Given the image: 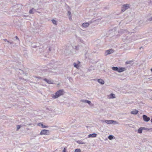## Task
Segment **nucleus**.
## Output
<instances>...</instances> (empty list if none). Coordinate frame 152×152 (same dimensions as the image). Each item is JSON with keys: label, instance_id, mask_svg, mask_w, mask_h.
<instances>
[{"label": "nucleus", "instance_id": "obj_1", "mask_svg": "<svg viewBox=\"0 0 152 152\" xmlns=\"http://www.w3.org/2000/svg\"><path fill=\"white\" fill-rule=\"evenodd\" d=\"M64 93L65 92L63 89H60L57 91L55 93V95H53L52 97L53 99H56L61 96L64 95Z\"/></svg>", "mask_w": 152, "mask_h": 152}, {"label": "nucleus", "instance_id": "obj_2", "mask_svg": "<svg viewBox=\"0 0 152 152\" xmlns=\"http://www.w3.org/2000/svg\"><path fill=\"white\" fill-rule=\"evenodd\" d=\"M130 8V5L129 4H125L123 5L121 8V11L124 12L126 10Z\"/></svg>", "mask_w": 152, "mask_h": 152}, {"label": "nucleus", "instance_id": "obj_3", "mask_svg": "<svg viewBox=\"0 0 152 152\" xmlns=\"http://www.w3.org/2000/svg\"><path fill=\"white\" fill-rule=\"evenodd\" d=\"M49 131L45 129L42 130L40 133V135L42 134H48V133H49Z\"/></svg>", "mask_w": 152, "mask_h": 152}, {"label": "nucleus", "instance_id": "obj_4", "mask_svg": "<svg viewBox=\"0 0 152 152\" xmlns=\"http://www.w3.org/2000/svg\"><path fill=\"white\" fill-rule=\"evenodd\" d=\"M142 118L144 121L146 122L150 120V118L147 117L146 115H143Z\"/></svg>", "mask_w": 152, "mask_h": 152}, {"label": "nucleus", "instance_id": "obj_5", "mask_svg": "<svg viewBox=\"0 0 152 152\" xmlns=\"http://www.w3.org/2000/svg\"><path fill=\"white\" fill-rule=\"evenodd\" d=\"M114 51L112 49L107 50L105 53V56L109 55L113 53Z\"/></svg>", "mask_w": 152, "mask_h": 152}, {"label": "nucleus", "instance_id": "obj_6", "mask_svg": "<svg viewBox=\"0 0 152 152\" xmlns=\"http://www.w3.org/2000/svg\"><path fill=\"white\" fill-rule=\"evenodd\" d=\"M44 80L48 84H53V81L51 80H48L46 78H45L44 79Z\"/></svg>", "mask_w": 152, "mask_h": 152}, {"label": "nucleus", "instance_id": "obj_7", "mask_svg": "<svg viewBox=\"0 0 152 152\" xmlns=\"http://www.w3.org/2000/svg\"><path fill=\"white\" fill-rule=\"evenodd\" d=\"M126 70L125 68L122 67H119L118 72H121L125 71Z\"/></svg>", "mask_w": 152, "mask_h": 152}, {"label": "nucleus", "instance_id": "obj_8", "mask_svg": "<svg viewBox=\"0 0 152 152\" xmlns=\"http://www.w3.org/2000/svg\"><path fill=\"white\" fill-rule=\"evenodd\" d=\"M97 134L96 133H93L91 134H89L88 135V137L89 138L95 137H96Z\"/></svg>", "mask_w": 152, "mask_h": 152}, {"label": "nucleus", "instance_id": "obj_9", "mask_svg": "<svg viewBox=\"0 0 152 152\" xmlns=\"http://www.w3.org/2000/svg\"><path fill=\"white\" fill-rule=\"evenodd\" d=\"M102 122H105V123L108 124H111V120H103L102 121Z\"/></svg>", "mask_w": 152, "mask_h": 152}, {"label": "nucleus", "instance_id": "obj_10", "mask_svg": "<svg viewBox=\"0 0 152 152\" xmlns=\"http://www.w3.org/2000/svg\"><path fill=\"white\" fill-rule=\"evenodd\" d=\"M97 81L98 83L102 85H103L104 83L103 80L101 79H98Z\"/></svg>", "mask_w": 152, "mask_h": 152}, {"label": "nucleus", "instance_id": "obj_11", "mask_svg": "<svg viewBox=\"0 0 152 152\" xmlns=\"http://www.w3.org/2000/svg\"><path fill=\"white\" fill-rule=\"evenodd\" d=\"M145 129L144 127H140L138 130V132L139 133L141 134L142 132V130L143 129Z\"/></svg>", "mask_w": 152, "mask_h": 152}, {"label": "nucleus", "instance_id": "obj_12", "mask_svg": "<svg viewBox=\"0 0 152 152\" xmlns=\"http://www.w3.org/2000/svg\"><path fill=\"white\" fill-rule=\"evenodd\" d=\"M89 25V23H83L82 24V26L83 27L86 28L88 27Z\"/></svg>", "mask_w": 152, "mask_h": 152}, {"label": "nucleus", "instance_id": "obj_13", "mask_svg": "<svg viewBox=\"0 0 152 152\" xmlns=\"http://www.w3.org/2000/svg\"><path fill=\"white\" fill-rule=\"evenodd\" d=\"M121 32L122 33H126V34L129 33V32H128V31L126 30H125L124 29H121V31H120L119 32Z\"/></svg>", "mask_w": 152, "mask_h": 152}, {"label": "nucleus", "instance_id": "obj_14", "mask_svg": "<svg viewBox=\"0 0 152 152\" xmlns=\"http://www.w3.org/2000/svg\"><path fill=\"white\" fill-rule=\"evenodd\" d=\"M138 111L137 110H133L131 112V113L132 114L136 115L138 113Z\"/></svg>", "mask_w": 152, "mask_h": 152}, {"label": "nucleus", "instance_id": "obj_15", "mask_svg": "<svg viewBox=\"0 0 152 152\" xmlns=\"http://www.w3.org/2000/svg\"><path fill=\"white\" fill-rule=\"evenodd\" d=\"M38 125L39 126H42V128H46V127H47L48 126H46L44 125H43L42 123H39L38 124Z\"/></svg>", "mask_w": 152, "mask_h": 152}, {"label": "nucleus", "instance_id": "obj_16", "mask_svg": "<svg viewBox=\"0 0 152 152\" xmlns=\"http://www.w3.org/2000/svg\"><path fill=\"white\" fill-rule=\"evenodd\" d=\"M112 69L115 71H117L118 72V67H112Z\"/></svg>", "mask_w": 152, "mask_h": 152}, {"label": "nucleus", "instance_id": "obj_17", "mask_svg": "<svg viewBox=\"0 0 152 152\" xmlns=\"http://www.w3.org/2000/svg\"><path fill=\"white\" fill-rule=\"evenodd\" d=\"M35 11V10L32 8L29 11V13L31 14H33L34 13V11Z\"/></svg>", "mask_w": 152, "mask_h": 152}, {"label": "nucleus", "instance_id": "obj_18", "mask_svg": "<svg viewBox=\"0 0 152 152\" xmlns=\"http://www.w3.org/2000/svg\"><path fill=\"white\" fill-rule=\"evenodd\" d=\"M23 126H24V125H17V130H18L19 129H20L21 127Z\"/></svg>", "mask_w": 152, "mask_h": 152}, {"label": "nucleus", "instance_id": "obj_19", "mask_svg": "<svg viewBox=\"0 0 152 152\" xmlns=\"http://www.w3.org/2000/svg\"><path fill=\"white\" fill-rule=\"evenodd\" d=\"M118 124V122L115 121L111 120V124Z\"/></svg>", "mask_w": 152, "mask_h": 152}, {"label": "nucleus", "instance_id": "obj_20", "mask_svg": "<svg viewBox=\"0 0 152 152\" xmlns=\"http://www.w3.org/2000/svg\"><path fill=\"white\" fill-rule=\"evenodd\" d=\"M77 142L79 144H85V143L83 142L81 140H78L77 141Z\"/></svg>", "mask_w": 152, "mask_h": 152}, {"label": "nucleus", "instance_id": "obj_21", "mask_svg": "<svg viewBox=\"0 0 152 152\" xmlns=\"http://www.w3.org/2000/svg\"><path fill=\"white\" fill-rule=\"evenodd\" d=\"M114 136L112 135H110L108 137V138L110 140H112L114 138Z\"/></svg>", "mask_w": 152, "mask_h": 152}, {"label": "nucleus", "instance_id": "obj_22", "mask_svg": "<svg viewBox=\"0 0 152 152\" xmlns=\"http://www.w3.org/2000/svg\"><path fill=\"white\" fill-rule=\"evenodd\" d=\"M73 65L74 67L76 68L77 69L79 67L78 64H76L75 63H74L73 64Z\"/></svg>", "mask_w": 152, "mask_h": 152}, {"label": "nucleus", "instance_id": "obj_23", "mask_svg": "<svg viewBox=\"0 0 152 152\" xmlns=\"http://www.w3.org/2000/svg\"><path fill=\"white\" fill-rule=\"evenodd\" d=\"M92 70H94V68L93 67L91 66L89 68L88 70V71L90 72Z\"/></svg>", "mask_w": 152, "mask_h": 152}, {"label": "nucleus", "instance_id": "obj_24", "mask_svg": "<svg viewBox=\"0 0 152 152\" xmlns=\"http://www.w3.org/2000/svg\"><path fill=\"white\" fill-rule=\"evenodd\" d=\"M52 23L55 25L57 24V22L55 20L53 19L52 20Z\"/></svg>", "mask_w": 152, "mask_h": 152}, {"label": "nucleus", "instance_id": "obj_25", "mask_svg": "<svg viewBox=\"0 0 152 152\" xmlns=\"http://www.w3.org/2000/svg\"><path fill=\"white\" fill-rule=\"evenodd\" d=\"M81 151L80 149L77 148L76 149L75 151V152H80Z\"/></svg>", "mask_w": 152, "mask_h": 152}, {"label": "nucleus", "instance_id": "obj_26", "mask_svg": "<svg viewBox=\"0 0 152 152\" xmlns=\"http://www.w3.org/2000/svg\"><path fill=\"white\" fill-rule=\"evenodd\" d=\"M133 61H127L126 62V64H130Z\"/></svg>", "mask_w": 152, "mask_h": 152}, {"label": "nucleus", "instance_id": "obj_27", "mask_svg": "<svg viewBox=\"0 0 152 152\" xmlns=\"http://www.w3.org/2000/svg\"><path fill=\"white\" fill-rule=\"evenodd\" d=\"M110 96H111L112 98H115V95L114 94H110Z\"/></svg>", "mask_w": 152, "mask_h": 152}, {"label": "nucleus", "instance_id": "obj_28", "mask_svg": "<svg viewBox=\"0 0 152 152\" xmlns=\"http://www.w3.org/2000/svg\"><path fill=\"white\" fill-rule=\"evenodd\" d=\"M86 103H88L90 105L91 104V101L87 100L86 101Z\"/></svg>", "mask_w": 152, "mask_h": 152}, {"label": "nucleus", "instance_id": "obj_29", "mask_svg": "<svg viewBox=\"0 0 152 152\" xmlns=\"http://www.w3.org/2000/svg\"><path fill=\"white\" fill-rule=\"evenodd\" d=\"M87 100H86L83 99V100H81V101L82 102H84V103H86V101Z\"/></svg>", "mask_w": 152, "mask_h": 152}, {"label": "nucleus", "instance_id": "obj_30", "mask_svg": "<svg viewBox=\"0 0 152 152\" xmlns=\"http://www.w3.org/2000/svg\"><path fill=\"white\" fill-rule=\"evenodd\" d=\"M34 77L35 78H38L39 79H42V78L40 77H37L36 76H35Z\"/></svg>", "mask_w": 152, "mask_h": 152}, {"label": "nucleus", "instance_id": "obj_31", "mask_svg": "<svg viewBox=\"0 0 152 152\" xmlns=\"http://www.w3.org/2000/svg\"><path fill=\"white\" fill-rule=\"evenodd\" d=\"M4 40L5 41V42H10V41L7 40V39H4Z\"/></svg>", "mask_w": 152, "mask_h": 152}, {"label": "nucleus", "instance_id": "obj_32", "mask_svg": "<svg viewBox=\"0 0 152 152\" xmlns=\"http://www.w3.org/2000/svg\"><path fill=\"white\" fill-rule=\"evenodd\" d=\"M68 14L69 15H71V13L70 12V11H68Z\"/></svg>", "mask_w": 152, "mask_h": 152}, {"label": "nucleus", "instance_id": "obj_33", "mask_svg": "<svg viewBox=\"0 0 152 152\" xmlns=\"http://www.w3.org/2000/svg\"><path fill=\"white\" fill-rule=\"evenodd\" d=\"M63 152H67L66 151V148H64V149L63 150Z\"/></svg>", "mask_w": 152, "mask_h": 152}, {"label": "nucleus", "instance_id": "obj_34", "mask_svg": "<svg viewBox=\"0 0 152 152\" xmlns=\"http://www.w3.org/2000/svg\"><path fill=\"white\" fill-rule=\"evenodd\" d=\"M149 21H152V16L149 19Z\"/></svg>", "mask_w": 152, "mask_h": 152}, {"label": "nucleus", "instance_id": "obj_35", "mask_svg": "<svg viewBox=\"0 0 152 152\" xmlns=\"http://www.w3.org/2000/svg\"><path fill=\"white\" fill-rule=\"evenodd\" d=\"M15 38H16V39H18V41H20V40H19V38H18V37L17 36H16L15 37Z\"/></svg>", "mask_w": 152, "mask_h": 152}, {"label": "nucleus", "instance_id": "obj_36", "mask_svg": "<svg viewBox=\"0 0 152 152\" xmlns=\"http://www.w3.org/2000/svg\"><path fill=\"white\" fill-rule=\"evenodd\" d=\"M9 43H10V44H12L13 43V42L12 41V42L10 41V42Z\"/></svg>", "mask_w": 152, "mask_h": 152}, {"label": "nucleus", "instance_id": "obj_37", "mask_svg": "<svg viewBox=\"0 0 152 152\" xmlns=\"http://www.w3.org/2000/svg\"><path fill=\"white\" fill-rule=\"evenodd\" d=\"M33 48H36L37 46L36 45H35V46H34L33 47Z\"/></svg>", "mask_w": 152, "mask_h": 152}, {"label": "nucleus", "instance_id": "obj_38", "mask_svg": "<svg viewBox=\"0 0 152 152\" xmlns=\"http://www.w3.org/2000/svg\"><path fill=\"white\" fill-rule=\"evenodd\" d=\"M142 47H140V50L141 49H142Z\"/></svg>", "mask_w": 152, "mask_h": 152}, {"label": "nucleus", "instance_id": "obj_39", "mask_svg": "<svg viewBox=\"0 0 152 152\" xmlns=\"http://www.w3.org/2000/svg\"><path fill=\"white\" fill-rule=\"evenodd\" d=\"M151 123H152V118L151 119Z\"/></svg>", "mask_w": 152, "mask_h": 152}, {"label": "nucleus", "instance_id": "obj_40", "mask_svg": "<svg viewBox=\"0 0 152 152\" xmlns=\"http://www.w3.org/2000/svg\"><path fill=\"white\" fill-rule=\"evenodd\" d=\"M151 72H152V68L151 69Z\"/></svg>", "mask_w": 152, "mask_h": 152}, {"label": "nucleus", "instance_id": "obj_41", "mask_svg": "<svg viewBox=\"0 0 152 152\" xmlns=\"http://www.w3.org/2000/svg\"><path fill=\"white\" fill-rule=\"evenodd\" d=\"M80 41H81V42H82V41H83V40H80Z\"/></svg>", "mask_w": 152, "mask_h": 152}, {"label": "nucleus", "instance_id": "obj_42", "mask_svg": "<svg viewBox=\"0 0 152 152\" xmlns=\"http://www.w3.org/2000/svg\"><path fill=\"white\" fill-rule=\"evenodd\" d=\"M80 41H81V42H82V41H83V40H80Z\"/></svg>", "mask_w": 152, "mask_h": 152}, {"label": "nucleus", "instance_id": "obj_43", "mask_svg": "<svg viewBox=\"0 0 152 152\" xmlns=\"http://www.w3.org/2000/svg\"><path fill=\"white\" fill-rule=\"evenodd\" d=\"M80 41H81V42H82V41H83V40H80Z\"/></svg>", "mask_w": 152, "mask_h": 152}, {"label": "nucleus", "instance_id": "obj_44", "mask_svg": "<svg viewBox=\"0 0 152 152\" xmlns=\"http://www.w3.org/2000/svg\"><path fill=\"white\" fill-rule=\"evenodd\" d=\"M80 41H81V42H82V41H83V40H80Z\"/></svg>", "mask_w": 152, "mask_h": 152}, {"label": "nucleus", "instance_id": "obj_45", "mask_svg": "<svg viewBox=\"0 0 152 152\" xmlns=\"http://www.w3.org/2000/svg\"><path fill=\"white\" fill-rule=\"evenodd\" d=\"M19 70H20L21 71H22V70H21V69H19Z\"/></svg>", "mask_w": 152, "mask_h": 152}, {"label": "nucleus", "instance_id": "obj_46", "mask_svg": "<svg viewBox=\"0 0 152 152\" xmlns=\"http://www.w3.org/2000/svg\"><path fill=\"white\" fill-rule=\"evenodd\" d=\"M31 124H29V125H30Z\"/></svg>", "mask_w": 152, "mask_h": 152}]
</instances>
